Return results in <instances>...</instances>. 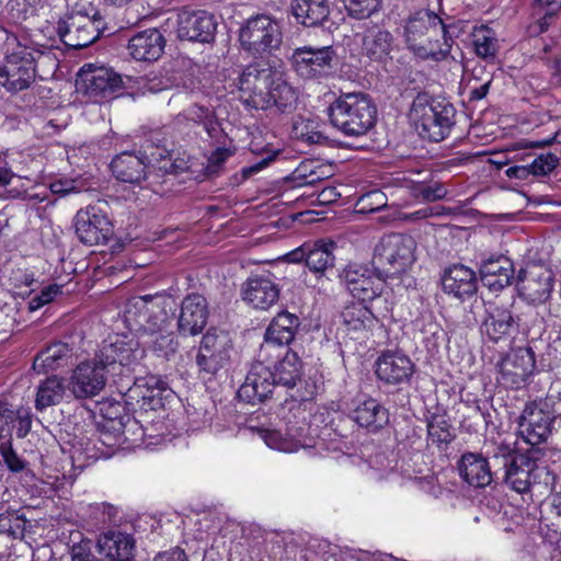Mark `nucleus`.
Returning a JSON list of instances; mask_svg holds the SVG:
<instances>
[{
    "instance_id": "nucleus-1",
    "label": "nucleus",
    "mask_w": 561,
    "mask_h": 561,
    "mask_svg": "<svg viewBox=\"0 0 561 561\" xmlns=\"http://www.w3.org/2000/svg\"><path fill=\"white\" fill-rule=\"evenodd\" d=\"M403 27L409 49L422 59H444L451 48L453 38L460 33L456 24H446L428 10L410 14Z\"/></svg>"
},
{
    "instance_id": "nucleus-2",
    "label": "nucleus",
    "mask_w": 561,
    "mask_h": 561,
    "mask_svg": "<svg viewBox=\"0 0 561 561\" xmlns=\"http://www.w3.org/2000/svg\"><path fill=\"white\" fill-rule=\"evenodd\" d=\"M409 116L422 138L439 142L449 136L455 126L456 108L445 99L419 93Z\"/></svg>"
},
{
    "instance_id": "nucleus-3",
    "label": "nucleus",
    "mask_w": 561,
    "mask_h": 561,
    "mask_svg": "<svg viewBox=\"0 0 561 561\" xmlns=\"http://www.w3.org/2000/svg\"><path fill=\"white\" fill-rule=\"evenodd\" d=\"M330 123L346 136L365 135L375 126L377 108L364 93H346L339 96L329 107Z\"/></svg>"
},
{
    "instance_id": "nucleus-4",
    "label": "nucleus",
    "mask_w": 561,
    "mask_h": 561,
    "mask_svg": "<svg viewBox=\"0 0 561 561\" xmlns=\"http://www.w3.org/2000/svg\"><path fill=\"white\" fill-rule=\"evenodd\" d=\"M416 243L411 236L390 233L383 236L375 245L373 266L385 278L397 277L405 273L415 262Z\"/></svg>"
},
{
    "instance_id": "nucleus-5",
    "label": "nucleus",
    "mask_w": 561,
    "mask_h": 561,
    "mask_svg": "<svg viewBox=\"0 0 561 561\" xmlns=\"http://www.w3.org/2000/svg\"><path fill=\"white\" fill-rule=\"evenodd\" d=\"M105 31V22L100 12L88 14L72 11L60 19L57 33L69 48L81 49L93 44Z\"/></svg>"
},
{
    "instance_id": "nucleus-6",
    "label": "nucleus",
    "mask_w": 561,
    "mask_h": 561,
    "mask_svg": "<svg viewBox=\"0 0 561 561\" xmlns=\"http://www.w3.org/2000/svg\"><path fill=\"white\" fill-rule=\"evenodd\" d=\"M242 48L252 55L278 49L283 43L280 22L267 14H257L245 21L239 32Z\"/></svg>"
},
{
    "instance_id": "nucleus-7",
    "label": "nucleus",
    "mask_w": 561,
    "mask_h": 561,
    "mask_svg": "<svg viewBox=\"0 0 561 561\" xmlns=\"http://www.w3.org/2000/svg\"><path fill=\"white\" fill-rule=\"evenodd\" d=\"M536 450H528L514 456L503 468V482L517 493H527L535 483L552 485L556 476L547 467L539 466L535 457Z\"/></svg>"
},
{
    "instance_id": "nucleus-8",
    "label": "nucleus",
    "mask_w": 561,
    "mask_h": 561,
    "mask_svg": "<svg viewBox=\"0 0 561 561\" xmlns=\"http://www.w3.org/2000/svg\"><path fill=\"white\" fill-rule=\"evenodd\" d=\"M233 343L230 334L217 328H209L203 335L196 354L198 374L214 377L230 360Z\"/></svg>"
},
{
    "instance_id": "nucleus-9",
    "label": "nucleus",
    "mask_w": 561,
    "mask_h": 561,
    "mask_svg": "<svg viewBox=\"0 0 561 561\" xmlns=\"http://www.w3.org/2000/svg\"><path fill=\"white\" fill-rule=\"evenodd\" d=\"M98 354L112 373L117 366L135 374L146 373L145 366L141 364L146 351L134 336L116 335L114 339L110 337L103 342Z\"/></svg>"
},
{
    "instance_id": "nucleus-10",
    "label": "nucleus",
    "mask_w": 561,
    "mask_h": 561,
    "mask_svg": "<svg viewBox=\"0 0 561 561\" xmlns=\"http://www.w3.org/2000/svg\"><path fill=\"white\" fill-rule=\"evenodd\" d=\"M277 72L263 64L245 67L238 80L240 96L244 104L255 110L268 108V90Z\"/></svg>"
},
{
    "instance_id": "nucleus-11",
    "label": "nucleus",
    "mask_w": 561,
    "mask_h": 561,
    "mask_svg": "<svg viewBox=\"0 0 561 561\" xmlns=\"http://www.w3.org/2000/svg\"><path fill=\"white\" fill-rule=\"evenodd\" d=\"M290 61L300 78L320 79L333 73L337 66V55L332 46H304L294 50Z\"/></svg>"
},
{
    "instance_id": "nucleus-12",
    "label": "nucleus",
    "mask_w": 561,
    "mask_h": 561,
    "mask_svg": "<svg viewBox=\"0 0 561 561\" xmlns=\"http://www.w3.org/2000/svg\"><path fill=\"white\" fill-rule=\"evenodd\" d=\"M108 373L111 369L96 354L94 358L77 365L70 375L68 389L78 400L92 399L105 388Z\"/></svg>"
},
{
    "instance_id": "nucleus-13",
    "label": "nucleus",
    "mask_w": 561,
    "mask_h": 561,
    "mask_svg": "<svg viewBox=\"0 0 561 561\" xmlns=\"http://www.w3.org/2000/svg\"><path fill=\"white\" fill-rule=\"evenodd\" d=\"M35 81V64L32 51L23 46L8 54L0 64V84L7 91L16 93L31 87Z\"/></svg>"
},
{
    "instance_id": "nucleus-14",
    "label": "nucleus",
    "mask_w": 561,
    "mask_h": 561,
    "mask_svg": "<svg viewBox=\"0 0 561 561\" xmlns=\"http://www.w3.org/2000/svg\"><path fill=\"white\" fill-rule=\"evenodd\" d=\"M535 353L530 347H518L497 365V382L510 389L524 387L535 369Z\"/></svg>"
},
{
    "instance_id": "nucleus-15",
    "label": "nucleus",
    "mask_w": 561,
    "mask_h": 561,
    "mask_svg": "<svg viewBox=\"0 0 561 561\" xmlns=\"http://www.w3.org/2000/svg\"><path fill=\"white\" fill-rule=\"evenodd\" d=\"M268 355L260 357V359L252 364L248 371L244 382L238 390V396L241 400L255 404L265 401L273 393L277 387L276 377L271 368L264 364Z\"/></svg>"
},
{
    "instance_id": "nucleus-16",
    "label": "nucleus",
    "mask_w": 561,
    "mask_h": 561,
    "mask_svg": "<svg viewBox=\"0 0 561 561\" xmlns=\"http://www.w3.org/2000/svg\"><path fill=\"white\" fill-rule=\"evenodd\" d=\"M75 229L78 239L87 245L104 244L113 236L112 222L95 207H87L77 213Z\"/></svg>"
},
{
    "instance_id": "nucleus-17",
    "label": "nucleus",
    "mask_w": 561,
    "mask_h": 561,
    "mask_svg": "<svg viewBox=\"0 0 561 561\" xmlns=\"http://www.w3.org/2000/svg\"><path fill=\"white\" fill-rule=\"evenodd\" d=\"M552 271L542 266H530L520 270L516 277V287L525 300L534 305L546 302L553 288Z\"/></svg>"
},
{
    "instance_id": "nucleus-18",
    "label": "nucleus",
    "mask_w": 561,
    "mask_h": 561,
    "mask_svg": "<svg viewBox=\"0 0 561 561\" xmlns=\"http://www.w3.org/2000/svg\"><path fill=\"white\" fill-rule=\"evenodd\" d=\"M415 373V364L402 352L386 351L375 363V374L387 386L409 385Z\"/></svg>"
},
{
    "instance_id": "nucleus-19",
    "label": "nucleus",
    "mask_w": 561,
    "mask_h": 561,
    "mask_svg": "<svg viewBox=\"0 0 561 561\" xmlns=\"http://www.w3.org/2000/svg\"><path fill=\"white\" fill-rule=\"evenodd\" d=\"M217 22L207 11H182L178 15V37L182 41L210 43L215 38Z\"/></svg>"
},
{
    "instance_id": "nucleus-20",
    "label": "nucleus",
    "mask_w": 561,
    "mask_h": 561,
    "mask_svg": "<svg viewBox=\"0 0 561 561\" xmlns=\"http://www.w3.org/2000/svg\"><path fill=\"white\" fill-rule=\"evenodd\" d=\"M81 83L84 93L96 102L113 98L123 90V79L113 69L99 67L89 70L82 69Z\"/></svg>"
},
{
    "instance_id": "nucleus-21",
    "label": "nucleus",
    "mask_w": 561,
    "mask_h": 561,
    "mask_svg": "<svg viewBox=\"0 0 561 561\" xmlns=\"http://www.w3.org/2000/svg\"><path fill=\"white\" fill-rule=\"evenodd\" d=\"M300 324V319L296 314L288 311L278 312L265 331L264 343L260 348L259 357L270 355L274 346L289 345L294 341Z\"/></svg>"
},
{
    "instance_id": "nucleus-22",
    "label": "nucleus",
    "mask_w": 561,
    "mask_h": 561,
    "mask_svg": "<svg viewBox=\"0 0 561 561\" xmlns=\"http://www.w3.org/2000/svg\"><path fill=\"white\" fill-rule=\"evenodd\" d=\"M336 244L333 241H317L305 243L296 250L289 252L286 257L289 262H305L310 271L323 273L325 270L334 266L335 256L333 251Z\"/></svg>"
},
{
    "instance_id": "nucleus-23",
    "label": "nucleus",
    "mask_w": 561,
    "mask_h": 561,
    "mask_svg": "<svg viewBox=\"0 0 561 561\" xmlns=\"http://www.w3.org/2000/svg\"><path fill=\"white\" fill-rule=\"evenodd\" d=\"M279 286L271 274L250 276L242 286V297L255 309L267 310L279 298Z\"/></svg>"
},
{
    "instance_id": "nucleus-24",
    "label": "nucleus",
    "mask_w": 561,
    "mask_h": 561,
    "mask_svg": "<svg viewBox=\"0 0 561 561\" xmlns=\"http://www.w3.org/2000/svg\"><path fill=\"white\" fill-rule=\"evenodd\" d=\"M133 307L138 311L137 318L134 319L137 325L136 331H142L144 335H149L169 328L170 317L162 302L145 296L140 297Z\"/></svg>"
},
{
    "instance_id": "nucleus-25",
    "label": "nucleus",
    "mask_w": 561,
    "mask_h": 561,
    "mask_svg": "<svg viewBox=\"0 0 561 561\" xmlns=\"http://www.w3.org/2000/svg\"><path fill=\"white\" fill-rule=\"evenodd\" d=\"M383 277H375L362 266H350L344 271V280L350 294L364 304L379 297L383 289Z\"/></svg>"
},
{
    "instance_id": "nucleus-26",
    "label": "nucleus",
    "mask_w": 561,
    "mask_h": 561,
    "mask_svg": "<svg viewBox=\"0 0 561 561\" xmlns=\"http://www.w3.org/2000/svg\"><path fill=\"white\" fill-rule=\"evenodd\" d=\"M357 36L360 38L362 55L378 64L385 65L391 60V54L398 47L393 35L378 26L369 27Z\"/></svg>"
},
{
    "instance_id": "nucleus-27",
    "label": "nucleus",
    "mask_w": 561,
    "mask_h": 561,
    "mask_svg": "<svg viewBox=\"0 0 561 561\" xmlns=\"http://www.w3.org/2000/svg\"><path fill=\"white\" fill-rule=\"evenodd\" d=\"M208 319L206 298L199 294L186 296L181 305L178 329L182 335H197L203 331Z\"/></svg>"
},
{
    "instance_id": "nucleus-28",
    "label": "nucleus",
    "mask_w": 561,
    "mask_h": 561,
    "mask_svg": "<svg viewBox=\"0 0 561 561\" xmlns=\"http://www.w3.org/2000/svg\"><path fill=\"white\" fill-rule=\"evenodd\" d=\"M552 420L542 409L528 404L519 416V433L531 446L547 440L551 433Z\"/></svg>"
},
{
    "instance_id": "nucleus-29",
    "label": "nucleus",
    "mask_w": 561,
    "mask_h": 561,
    "mask_svg": "<svg viewBox=\"0 0 561 561\" xmlns=\"http://www.w3.org/2000/svg\"><path fill=\"white\" fill-rule=\"evenodd\" d=\"M445 293L459 299H466L476 294L478 279L476 272L462 264H455L445 270L442 276Z\"/></svg>"
},
{
    "instance_id": "nucleus-30",
    "label": "nucleus",
    "mask_w": 561,
    "mask_h": 561,
    "mask_svg": "<svg viewBox=\"0 0 561 561\" xmlns=\"http://www.w3.org/2000/svg\"><path fill=\"white\" fill-rule=\"evenodd\" d=\"M462 480L472 488H485L493 481V473L485 457L478 453L467 451L457 462Z\"/></svg>"
},
{
    "instance_id": "nucleus-31",
    "label": "nucleus",
    "mask_w": 561,
    "mask_h": 561,
    "mask_svg": "<svg viewBox=\"0 0 561 561\" xmlns=\"http://www.w3.org/2000/svg\"><path fill=\"white\" fill-rule=\"evenodd\" d=\"M514 274L513 262L504 255L490 257L480 267L481 282L491 291H500L511 285Z\"/></svg>"
},
{
    "instance_id": "nucleus-32",
    "label": "nucleus",
    "mask_w": 561,
    "mask_h": 561,
    "mask_svg": "<svg viewBox=\"0 0 561 561\" xmlns=\"http://www.w3.org/2000/svg\"><path fill=\"white\" fill-rule=\"evenodd\" d=\"M165 39L156 28H148L134 35L128 43L130 56L139 61L157 60L163 53Z\"/></svg>"
},
{
    "instance_id": "nucleus-33",
    "label": "nucleus",
    "mask_w": 561,
    "mask_h": 561,
    "mask_svg": "<svg viewBox=\"0 0 561 561\" xmlns=\"http://www.w3.org/2000/svg\"><path fill=\"white\" fill-rule=\"evenodd\" d=\"M167 390V383L154 375L141 376L136 373L134 383L128 389L131 399L142 401V407L156 409L160 404L162 392Z\"/></svg>"
},
{
    "instance_id": "nucleus-34",
    "label": "nucleus",
    "mask_w": 561,
    "mask_h": 561,
    "mask_svg": "<svg viewBox=\"0 0 561 561\" xmlns=\"http://www.w3.org/2000/svg\"><path fill=\"white\" fill-rule=\"evenodd\" d=\"M516 322L512 312L499 306L490 307L482 323V332L493 342L507 339L516 331Z\"/></svg>"
},
{
    "instance_id": "nucleus-35",
    "label": "nucleus",
    "mask_w": 561,
    "mask_h": 561,
    "mask_svg": "<svg viewBox=\"0 0 561 561\" xmlns=\"http://www.w3.org/2000/svg\"><path fill=\"white\" fill-rule=\"evenodd\" d=\"M98 547L110 561H130L134 558L135 540L130 535L110 531L99 539Z\"/></svg>"
},
{
    "instance_id": "nucleus-36",
    "label": "nucleus",
    "mask_w": 561,
    "mask_h": 561,
    "mask_svg": "<svg viewBox=\"0 0 561 561\" xmlns=\"http://www.w3.org/2000/svg\"><path fill=\"white\" fill-rule=\"evenodd\" d=\"M352 417L359 426L377 432L388 423L389 413L376 399L368 398L356 403Z\"/></svg>"
},
{
    "instance_id": "nucleus-37",
    "label": "nucleus",
    "mask_w": 561,
    "mask_h": 561,
    "mask_svg": "<svg viewBox=\"0 0 561 561\" xmlns=\"http://www.w3.org/2000/svg\"><path fill=\"white\" fill-rule=\"evenodd\" d=\"M146 169L147 164L144 158L130 152H123L111 162L114 176L121 182L131 184H139L146 179Z\"/></svg>"
},
{
    "instance_id": "nucleus-38",
    "label": "nucleus",
    "mask_w": 561,
    "mask_h": 561,
    "mask_svg": "<svg viewBox=\"0 0 561 561\" xmlns=\"http://www.w3.org/2000/svg\"><path fill=\"white\" fill-rule=\"evenodd\" d=\"M291 12L297 22L311 27L329 18L330 7L327 0H293Z\"/></svg>"
},
{
    "instance_id": "nucleus-39",
    "label": "nucleus",
    "mask_w": 561,
    "mask_h": 561,
    "mask_svg": "<svg viewBox=\"0 0 561 561\" xmlns=\"http://www.w3.org/2000/svg\"><path fill=\"white\" fill-rule=\"evenodd\" d=\"M341 317L346 330L353 333L367 332L377 323L371 310L362 302L346 306Z\"/></svg>"
},
{
    "instance_id": "nucleus-40",
    "label": "nucleus",
    "mask_w": 561,
    "mask_h": 561,
    "mask_svg": "<svg viewBox=\"0 0 561 561\" xmlns=\"http://www.w3.org/2000/svg\"><path fill=\"white\" fill-rule=\"evenodd\" d=\"M268 107L276 106L282 113H289L295 110L298 95L297 91L283 79L277 72L268 90Z\"/></svg>"
},
{
    "instance_id": "nucleus-41",
    "label": "nucleus",
    "mask_w": 561,
    "mask_h": 561,
    "mask_svg": "<svg viewBox=\"0 0 561 561\" xmlns=\"http://www.w3.org/2000/svg\"><path fill=\"white\" fill-rule=\"evenodd\" d=\"M68 385L65 383L62 378L57 376L47 377L37 388L35 408L43 411L48 407L59 404L65 394Z\"/></svg>"
},
{
    "instance_id": "nucleus-42",
    "label": "nucleus",
    "mask_w": 561,
    "mask_h": 561,
    "mask_svg": "<svg viewBox=\"0 0 561 561\" xmlns=\"http://www.w3.org/2000/svg\"><path fill=\"white\" fill-rule=\"evenodd\" d=\"M302 363L297 353L286 351L283 358L275 365L274 375L276 385L286 388H294L300 381Z\"/></svg>"
},
{
    "instance_id": "nucleus-43",
    "label": "nucleus",
    "mask_w": 561,
    "mask_h": 561,
    "mask_svg": "<svg viewBox=\"0 0 561 561\" xmlns=\"http://www.w3.org/2000/svg\"><path fill=\"white\" fill-rule=\"evenodd\" d=\"M69 356H71V348L68 344L54 343L35 357L33 368L38 374H45L62 366V362Z\"/></svg>"
},
{
    "instance_id": "nucleus-44",
    "label": "nucleus",
    "mask_w": 561,
    "mask_h": 561,
    "mask_svg": "<svg viewBox=\"0 0 561 561\" xmlns=\"http://www.w3.org/2000/svg\"><path fill=\"white\" fill-rule=\"evenodd\" d=\"M298 436L297 431L293 432L289 428L286 434L277 430H265L262 433V438L270 448L284 453H294L300 447H306Z\"/></svg>"
},
{
    "instance_id": "nucleus-45",
    "label": "nucleus",
    "mask_w": 561,
    "mask_h": 561,
    "mask_svg": "<svg viewBox=\"0 0 561 561\" xmlns=\"http://www.w3.org/2000/svg\"><path fill=\"white\" fill-rule=\"evenodd\" d=\"M4 188L11 198H33L27 194L21 176L15 175L9 168L4 152L0 151V190Z\"/></svg>"
},
{
    "instance_id": "nucleus-46",
    "label": "nucleus",
    "mask_w": 561,
    "mask_h": 561,
    "mask_svg": "<svg viewBox=\"0 0 561 561\" xmlns=\"http://www.w3.org/2000/svg\"><path fill=\"white\" fill-rule=\"evenodd\" d=\"M427 435L432 444L436 445L437 447L448 445L455 438L453 427L449 424L446 415L443 414H433L428 419Z\"/></svg>"
},
{
    "instance_id": "nucleus-47",
    "label": "nucleus",
    "mask_w": 561,
    "mask_h": 561,
    "mask_svg": "<svg viewBox=\"0 0 561 561\" xmlns=\"http://www.w3.org/2000/svg\"><path fill=\"white\" fill-rule=\"evenodd\" d=\"M473 46L477 55L481 58H493L499 49L497 39L492 28L481 25L472 32Z\"/></svg>"
},
{
    "instance_id": "nucleus-48",
    "label": "nucleus",
    "mask_w": 561,
    "mask_h": 561,
    "mask_svg": "<svg viewBox=\"0 0 561 561\" xmlns=\"http://www.w3.org/2000/svg\"><path fill=\"white\" fill-rule=\"evenodd\" d=\"M148 336L150 341H146V343H150L151 350L157 356L169 359L176 353L179 342L172 332L165 330Z\"/></svg>"
},
{
    "instance_id": "nucleus-49",
    "label": "nucleus",
    "mask_w": 561,
    "mask_h": 561,
    "mask_svg": "<svg viewBox=\"0 0 561 561\" xmlns=\"http://www.w3.org/2000/svg\"><path fill=\"white\" fill-rule=\"evenodd\" d=\"M348 14L355 19H366L378 12L381 0H343Z\"/></svg>"
},
{
    "instance_id": "nucleus-50",
    "label": "nucleus",
    "mask_w": 561,
    "mask_h": 561,
    "mask_svg": "<svg viewBox=\"0 0 561 561\" xmlns=\"http://www.w3.org/2000/svg\"><path fill=\"white\" fill-rule=\"evenodd\" d=\"M291 180L296 186H312L322 180V176L312 169V162H301L293 172Z\"/></svg>"
},
{
    "instance_id": "nucleus-51",
    "label": "nucleus",
    "mask_w": 561,
    "mask_h": 561,
    "mask_svg": "<svg viewBox=\"0 0 561 561\" xmlns=\"http://www.w3.org/2000/svg\"><path fill=\"white\" fill-rule=\"evenodd\" d=\"M559 164V158L553 153L538 156L529 164L533 175L540 176L551 173Z\"/></svg>"
},
{
    "instance_id": "nucleus-52",
    "label": "nucleus",
    "mask_w": 561,
    "mask_h": 561,
    "mask_svg": "<svg viewBox=\"0 0 561 561\" xmlns=\"http://www.w3.org/2000/svg\"><path fill=\"white\" fill-rule=\"evenodd\" d=\"M479 78H481L480 84H469V100L470 101H480L486 96L489 93L490 87L493 81V75L485 70L484 67H479Z\"/></svg>"
},
{
    "instance_id": "nucleus-53",
    "label": "nucleus",
    "mask_w": 561,
    "mask_h": 561,
    "mask_svg": "<svg viewBox=\"0 0 561 561\" xmlns=\"http://www.w3.org/2000/svg\"><path fill=\"white\" fill-rule=\"evenodd\" d=\"M414 194L423 201L435 202L444 198L447 194V190L442 183L435 182L415 187Z\"/></svg>"
},
{
    "instance_id": "nucleus-54",
    "label": "nucleus",
    "mask_w": 561,
    "mask_h": 561,
    "mask_svg": "<svg viewBox=\"0 0 561 561\" xmlns=\"http://www.w3.org/2000/svg\"><path fill=\"white\" fill-rule=\"evenodd\" d=\"M36 0H9L8 7L15 21L27 19L35 10Z\"/></svg>"
},
{
    "instance_id": "nucleus-55",
    "label": "nucleus",
    "mask_w": 561,
    "mask_h": 561,
    "mask_svg": "<svg viewBox=\"0 0 561 561\" xmlns=\"http://www.w3.org/2000/svg\"><path fill=\"white\" fill-rule=\"evenodd\" d=\"M93 542L90 539H82L71 547V561H101L93 551Z\"/></svg>"
},
{
    "instance_id": "nucleus-56",
    "label": "nucleus",
    "mask_w": 561,
    "mask_h": 561,
    "mask_svg": "<svg viewBox=\"0 0 561 561\" xmlns=\"http://www.w3.org/2000/svg\"><path fill=\"white\" fill-rule=\"evenodd\" d=\"M15 411L8 403L0 402V439L11 437Z\"/></svg>"
},
{
    "instance_id": "nucleus-57",
    "label": "nucleus",
    "mask_w": 561,
    "mask_h": 561,
    "mask_svg": "<svg viewBox=\"0 0 561 561\" xmlns=\"http://www.w3.org/2000/svg\"><path fill=\"white\" fill-rule=\"evenodd\" d=\"M0 533L16 538L22 534V520L18 515L0 514Z\"/></svg>"
},
{
    "instance_id": "nucleus-58",
    "label": "nucleus",
    "mask_w": 561,
    "mask_h": 561,
    "mask_svg": "<svg viewBox=\"0 0 561 561\" xmlns=\"http://www.w3.org/2000/svg\"><path fill=\"white\" fill-rule=\"evenodd\" d=\"M59 291H60V288L57 285H50V286L44 288L41 291V294L31 298V300L28 302V309L31 311H35V310L39 309L44 305L50 302Z\"/></svg>"
},
{
    "instance_id": "nucleus-59",
    "label": "nucleus",
    "mask_w": 561,
    "mask_h": 561,
    "mask_svg": "<svg viewBox=\"0 0 561 561\" xmlns=\"http://www.w3.org/2000/svg\"><path fill=\"white\" fill-rule=\"evenodd\" d=\"M0 454L2 455L5 465L12 472H20L24 469V461L16 455L11 446H7L4 444L1 445Z\"/></svg>"
},
{
    "instance_id": "nucleus-60",
    "label": "nucleus",
    "mask_w": 561,
    "mask_h": 561,
    "mask_svg": "<svg viewBox=\"0 0 561 561\" xmlns=\"http://www.w3.org/2000/svg\"><path fill=\"white\" fill-rule=\"evenodd\" d=\"M50 191L54 195L64 197L71 193L80 192L77 182L70 179L57 180L50 183Z\"/></svg>"
},
{
    "instance_id": "nucleus-61",
    "label": "nucleus",
    "mask_w": 561,
    "mask_h": 561,
    "mask_svg": "<svg viewBox=\"0 0 561 561\" xmlns=\"http://www.w3.org/2000/svg\"><path fill=\"white\" fill-rule=\"evenodd\" d=\"M294 129L296 137L301 138L308 144H320L324 139L321 133L308 130V124L304 122L300 124L296 123Z\"/></svg>"
},
{
    "instance_id": "nucleus-62",
    "label": "nucleus",
    "mask_w": 561,
    "mask_h": 561,
    "mask_svg": "<svg viewBox=\"0 0 561 561\" xmlns=\"http://www.w3.org/2000/svg\"><path fill=\"white\" fill-rule=\"evenodd\" d=\"M230 156L231 151L229 149L217 148L208 159L207 169L209 172H217Z\"/></svg>"
},
{
    "instance_id": "nucleus-63",
    "label": "nucleus",
    "mask_w": 561,
    "mask_h": 561,
    "mask_svg": "<svg viewBox=\"0 0 561 561\" xmlns=\"http://www.w3.org/2000/svg\"><path fill=\"white\" fill-rule=\"evenodd\" d=\"M211 110L205 106L193 105L184 112V116L196 124L203 125L205 119L209 117Z\"/></svg>"
},
{
    "instance_id": "nucleus-64",
    "label": "nucleus",
    "mask_w": 561,
    "mask_h": 561,
    "mask_svg": "<svg viewBox=\"0 0 561 561\" xmlns=\"http://www.w3.org/2000/svg\"><path fill=\"white\" fill-rule=\"evenodd\" d=\"M153 561H188L184 550L173 548L168 551L159 552Z\"/></svg>"
}]
</instances>
